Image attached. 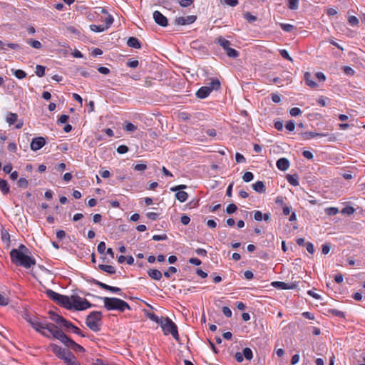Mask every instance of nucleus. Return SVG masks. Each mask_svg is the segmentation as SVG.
I'll return each mask as SVG.
<instances>
[{"mask_svg": "<svg viewBox=\"0 0 365 365\" xmlns=\"http://www.w3.org/2000/svg\"><path fill=\"white\" fill-rule=\"evenodd\" d=\"M102 313L99 311L91 312L86 319L87 327L93 331H98L101 329Z\"/></svg>", "mask_w": 365, "mask_h": 365, "instance_id": "20e7f679", "label": "nucleus"}, {"mask_svg": "<svg viewBox=\"0 0 365 365\" xmlns=\"http://www.w3.org/2000/svg\"><path fill=\"white\" fill-rule=\"evenodd\" d=\"M127 45L129 47L134 48H140L141 43L139 40L135 37H130L127 41Z\"/></svg>", "mask_w": 365, "mask_h": 365, "instance_id": "a211bd4d", "label": "nucleus"}, {"mask_svg": "<svg viewBox=\"0 0 365 365\" xmlns=\"http://www.w3.org/2000/svg\"><path fill=\"white\" fill-rule=\"evenodd\" d=\"M325 212L329 216H333L339 212V210L336 207H331L325 210Z\"/></svg>", "mask_w": 365, "mask_h": 365, "instance_id": "a19ab883", "label": "nucleus"}, {"mask_svg": "<svg viewBox=\"0 0 365 365\" xmlns=\"http://www.w3.org/2000/svg\"><path fill=\"white\" fill-rule=\"evenodd\" d=\"M289 113H290V115L294 117V116H297L299 114H301L302 111H301V110L299 108L294 107V108H292L290 109Z\"/></svg>", "mask_w": 365, "mask_h": 365, "instance_id": "8fccbe9b", "label": "nucleus"}, {"mask_svg": "<svg viewBox=\"0 0 365 365\" xmlns=\"http://www.w3.org/2000/svg\"><path fill=\"white\" fill-rule=\"evenodd\" d=\"M128 151V146H126L125 145H121L118 146L117 148V152L119 154H124V153H126Z\"/></svg>", "mask_w": 365, "mask_h": 365, "instance_id": "13d9d810", "label": "nucleus"}, {"mask_svg": "<svg viewBox=\"0 0 365 365\" xmlns=\"http://www.w3.org/2000/svg\"><path fill=\"white\" fill-rule=\"evenodd\" d=\"M46 294L47 296L53 301H54L55 302L58 303L59 299H60V297L61 296V294H58V293H56V292L51 290V289H48L46 290Z\"/></svg>", "mask_w": 365, "mask_h": 365, "instance_id": "5701e85b", "label": "nucleus"}, {"mask_svg": "<svg viewBox=\"0 0 365 365\" xmlns=\"http://www.w3.org/2000/svg\"><path fill=\"white\" fill-rule=\"evenodd\" d=\"M98 268L103 271V272H106L108 274H113L115 273L116 270H115V268L111 265H107V264H99L98 265Z\"/></svg>", "mask_w": 365, "mask_h": 365, "instance_id": "b1692460", "label": "nucleus"}, {"mask_svg": "<svg viewBox=\"0 0 365 365\" xmlns=\"http://www.w3.org/2000/svg\"><path fill=\"white\" fill-rule=\"evenodd\" d=\"M235 160L237 163H245L246 161L245 158L239 153L235 154Z\"/></svg>", "mask_w": 365, "mask_h": 365, "instance_id": "e2e57ef3", "label": "nucleus"}, {"mask_svg": "<svg viewBox=\"0 0 365 365\" xmlns=\"http://www.w3.org/2000/svg\"><path fill=\"white\" fill-rule=\"evenodd\" d=\"M27 321L36 331L46 337H49L48 334V333H49L56 339L57 333L61 331L56 325L47 322L46 321L41 322L36 319L32 318H29Z\"/></svg>", "mask_w": 365, "mask_h": 365, "instance_id": "f03ea898", "label": "nucleus"}, {"mask_svg": "<svg viewBox=\"0 0 365 365\" xmlns=\"http://www.w3.org/2000/svg\"><path fill=\"white\" fill-rule=\"evenodd\" d=\"M126 65L130 68H136L138 66L139 62L138 60H128Z\"/></svg>", "mask_w": 365, "mask_h": 365, "instance_id": "3c124183", "label": "nucleus"}, {"mask_svg": "<svg viewBox=\"0 0 365 365\" xmlns=\"http://www.w3.org/2000/svg\"><path fill=\"white\" fill-rule=\"evenodd\" d=\"M252 187L259 193H264L266 190L264 183L262 181L256 182L252 185Z\"/></svg>", "mask_w": 365, "mask_h": 365, "instance_id": "4be33fe9", "label": "nucleus"}, {"mask_svg": "<svg viewBox=\"0 0 365 365\" xmlns=\"http://www.w3.org/2000/svg\"><path fill=\"white\" fill-rule=\"evenodd\" d=\"M92 282L93 284L98 286L101 289H103L107 291H110L113 293H119L121 292V289L116 287H112V286L108 285V284L103 283L97 279H93Z\"/></svg>", "mask_w": 365, "mask_h": 365, "instance_id": "9b49d317", "label": "nucleus"}, {"mask_svg": "<svg viewBox=\"0 0 365 365\" xmlns=\"http://www.w3.org/2000/svg\"><path fill=\"white\" fill-rule=\"evenodd\" d=\"M348 22L351 26H358L359 24V19L355 16H350L348 18Z\"/></svg>", "mask_w": 365, "mask_h": 365, "instance_id": "37998d69", "label": "nucleus"}, {"mask_svg": "<svg viewBox=\"0 0 365 365\" xmlns=\"http://www.w3.org/2000/svg\"><path fill=\"white\" fill-rule=\"evenodd\" d=\"M242 354H243L244 357L246 359L251 360L252 359V356H253L252 351L250 348H248V347L245 348L243 349Z\"/></svg>", "mask_w": 365, "mask_h": 365, "instance_id": "4c0bfd02", "label": "nucleus"}, {"mask_svg": "<svg viewBox=\"0 0 365 365\" xmlns=\"http://www.w3.org/2000/svg\"><path fill=\"white\" fill-rule=\"evenodd\" d=\"M90 29L92 31L98 32V33L102 32L106 30V28L103 25L92 24V25H90Z\"/></svg>", "mask_w": 365, "mask_h": 365, "instance_id": "e433bc0d", "label": "nucleus"}, {"mask_svg": "<svg viewBox=\"0 0 365 365\" xmlns=\"http://www.w3.org/2000/svg\"><path fill=\"white\" fill-rule=\"evenodd\" d=\"M58 304L68 309H71L72 308V302L68 296L61 295Z\"/></svg>", "mask_w": 365, "mask_h": 365, "instance_id": "2eb2a0df", "label": "nucleus"}, {"mask_svg": "<svg viewBox=\"0 0 365 365\" xmlns=\"http://www.w3.org/2000/svg\"><path fill=\"white\" fill-rule=\"evenodd\" d=\"M56 339L76 352H84L85 349L68 337L62 331L57 333Z\"/></svg>", "mask_w": 365, "mask_h": 365, "instance_id": "423d86ee", "label": "nucleus"}, {"mask_svg": "<svg viewBox=\"0 0 365 365\" xmlns=\"http://www.w3.org/2000/svg\"><path fill=\"white\" fill-rule=\"evenodd\" d=\"M147 165L145 164H136L134 165V170L136 171H144L146 170Z\"/></svg>", "mask_w": 365, "mask_h": 365, "instance_id": "69168bd1", "label": "nucleus"}, {"mask_svg": "<svg viewBox=\"0 0 365 365\" xmlns=\"http://www.w3.org/2000/svg\"><path fill=\"white\" fill-rule=\"evenodd\" d=\"M221 2L230 6H235L238 4V0H221Z\"/></svg>", "mask_w": 365, "mask_h": 365, "instance_id": "680f3d73", "label": "nucleus"}, {"mask_svg": "<svg viewBox=\"0 0 365 365\" xmlns=\"http://www.w3.org/2000/svg\"><path fill=\"white\" fill-rule=\"evenodd\" d=\"M9 298L4 297L1 294H0V305L1 306H6L9 304Z\"/></svg>", "mask_w": 365, "mask_h": 365, "instance_id": "0e129e2a", "label": "nucleus"}, {"mask_svg": "<svg viewBox=\"0 0 365 365\" xmlns=\"http://www.w3.org/2000/svg\"><path fill=\"white\" fill-rule=\"evenodd\" d=\"M61 326L64 327L67 330H69L72 329V327L74 326L71 322L67 321L66 319H63L62 324H61Z\"/></svg>", "mask_w": 365, "mask_h": 365, "instance_id": "4d7b16f0", "label": "nucleus"}, {"mask_svg": "<svg viewBox=\"0 0 365 365\" xmlns=\"http://www.w3.org/2000/svg\"><path fill=\"white\" fill-rule=\"evenodd\" d=\"M287 6L291 10H297L299 7V0H288Z\"/></svg>", "mask_w": 365, "mask_h": 365, "instance_id": "c9c22d12", "label": "nucleus"}, {"mask_svg": "<svg viewBox=\"0 0 365 365\" xmlns=\"http://www.w3.org/2000/svg\"><path fill=\"white\" fill-rule=\"evenodd\" d=\"M17 185L19 187L26 188L28 187L29 182L28 180L24 178H21L18 182Z\"/></svg>", "mask_w": 365, "mask_h": 365, "instance_id": "79ce46f5", "label": "nucleus"}, {"mask_svg": "<svg viewBox=\"0 0 365 365\" xmlns=\"http://www.w3.org/2000/svg\"><path fill=\"white\" fill-rule=\"evenodd\" d=\"M279 25L281 29L286 32H291L294 29V26L292 24L281 23Z\"/></svg>", "mask_w": 365, "mask_h": 365, "instance_id": "ea45409f", "label": "nucleus"}, {"mask_svg": "<svg viewBox=\"0 0 365 365\" xmlns=\"http://www.w3.org/2000/svg\"><path fill=\"white\" fill-rule=\"evenodd\" d=\"M146 316H147V317H148L149 319H150V320H152V321H153V322H155L158 323V324H162V321H163V319H164L163 317H161V318L158 317L155 313H153V312H148V313L146 314Z\"/></svg>", "mask_w": 365, "mask_h": 365, "instance_id": "c756f323", "label": "nucleus"}, {"mask_svg": "<svg viewBox=\"0 0 365 365\" xmlns=\"http://www.w3.org/2000/svg\"><path fill=\"white\" fill-rule=\"evenodd\" d=\"M68 118H69V116H68V115H65V114L61 115L58 118V120H57V123H58V124H63V123H66L68 121Z\"/></svg>", "mask_w": 365, "mask_h": 365, "instance_id": "864d4df0", "label": "nucleus"}, {"mask_svg": "<svg viewBox=\"0 0 365 365\" xmlns=\"http://www.w3.org/2000/svg\"><path fill=\"white\" fill-rule=\"evenodd\" d=\"M177 269L175 267H170L168 268V270L164 272V276L167 278H169L170 277V273H176Z\"/></svg>", "mask_w": 365, "mask_h": 365, "instance_id": "6e6d98bb", "label": "nucleus"}, {"mask_svg": "<svg viewBox=\"0 0 365 365\" xmlns=\"http://www.w3.org/2000/svg\"><path fill=\"white\" fill-rule=\"evenodd\" d=\"M286 179L288 181V182L293 186H298L299 184V176L297 174H294V175L288 174L286 176Z\"/></svg>", "mask_w": 365, "mask_h": 365, "instance_id": "412c9836", "label": "nucleus"}, {"mask_svg": "<svg viewBox=\"0 0 365 365\" xmlns=\"http://www.w3.org/2000/svg\"><path fill=\"white\" fill-rule=\"evenodd\" d=\"M0 190L4 195H6L10 190L7 181L1 178H0Z\"/></svg>", "mask_w": 365, "mask_h": 365, "instance_id": "cd10ccee", "label": "nucleus"}, {"mask_svg": "<svg viewBox=\"0 0 365 365\" xmlns=\"http://www.w3.org/2000/svg\"><path fill=\"white\" fill-rule=\"evenodd\" d=\"M276 164L277 168L282 171H285L289 168V161L285 158H279Z\"/></svg>", "mask_w": 365, "mask_h": 365, "instance_id": "ddd939ff", "label": "nucleus"}, {"mask_svg": "<svg viewBox=\"0 0 365 365\" xmlns=\"http://www.w3.org/2000/svg\"><path fill=\"white\" fill-rule=\"evenodd\" d=\"M18 118V115L16 113L9 112L7 113L6 121L9 124V125H13Z\"/></svg>", "mask_w": 365, "mask_h": 365, "instance_id": "bb28decb", "label": "nucleus"}, {"mask_svg": "<svg viewBox=\"0 0 365 365\" xmlns=\"http://www.w3.org/2000/svg\"><path fill=\"white\" fill-rule=\"evenodd\" d=\"M355 210L353 207H351V206H348V207H344L342 210H341V213L343 214H347V215H351L354 212Z\"/></svg>", "mask_w": 365, "mask_h": 365, "instance_id": "5fc2aeb1", "label": "nucleus"}, {"mask_svg": "<svg viewBox=\"0 0 365 365\" xmlns=\"http://www.w3.org/2000/svg\"><path fill=\"white\" fill-rule=\"evenodd\" d=\"M263 217V214L261 211L256 210L254 213V218L257 221H261Z\"/></svg>", "mask_w": 365, "mask_h": 365, "instance_id": "338daca9", "label": "nucleus"}, {"mask_svg": "<svg viewBox=\"0 0 365 365\" xmlns=\"http://www.w3.org/2000/svg\"><path fill=\"white\" fill-rule=\"evenodd\" d=\"M175 197L180 202H184L187 200L188 194L185 191H177V192L175 194Z\"/></svg>", "mask_w": 365, "mask_h": 365, "instance_id": "c85d7f7f", "label": "nucleus"}, {"mask_svg": "<svg viewBox=\"0 0 365 365\" xmlns=\"http://www.w3.org/2000/svg\"><path fill=\"white\" fill-rule=\"evenodd\" d=\"M103 301L104 307L108 310H118L123 312L125 309L130 310V305L125 301L115 297H101Z\"/></svg>", "mask_w": 365, "mask_h": 365, "instance_id": "7ed1b4c3", "label": "nucleus"}, {"mask_svg": "<svg viewBox=\"0 0 365 365\" xmlns=\"http://www.w3.org/2000/svg\"><path fill=\"white\" fill-rule=\"evenodd\" d=\"M197 19V16L195 15H190L187 16L177 17L175 19V24L176 25H189L194 23Z\"/></svg>", "mask_w": 365, "mask_h": 365, "instance_id": "1a4fd4ad", "label": "nucleus"}, {"mask_svg": "<svg viewBox=\"0 0 365 365\" xmlns=\"http://www.w3.org/2000/svg\"><path fill=\"white\" fill-rule=\"evenodd\" d=\"M180 222L182 225H187L190 222V218L186 215H184L180 218Z\"/></svg>", "mask_w": 365, "mask_h": 365, "instance_id": "774afa93", "label": "nucleus"}, {"mask_svg": "<svg viewBox=\"0 0 365 365\" xmlns=\"http://www.w3.org/2000/svg\"><path fill=\"white\" fill-rule=\"evenodd\" d=\"M153 16L156 24L163 27L168 26L167 18L164 15H163L160 11H155L153 12Z\"/></svg>", "mask_w": 365, "mask_h": 365, "instance_id": "f8f14e48", "label": "nucleus"}, {"mask_svg": "<svg viewBox=\"0 0 365 365\" xmlns=\"http://www.w3.org/2000/svg\"><path fill=\"white\" fill-rule=\"evenodd\" d=\"M106 250V243L101 242L97 247V250L100 254H104Z\"/></svg>", "mask_w": 365, "mask_h": 365, "instance_id": "bf43d9fd", "label": "nucleus"}, {"mask_svg": "<svg viewBox=\"0 0 365 365\" xmlns=\"http://www.w3.org/2000/svg\"><path fill=\"white\" fill-rule=\"evenodd\" d=\"M285 128L289 131H293L294 130V128H295L294 122L293 120L287 121L286 125H285Z\"/></svg>", "mask_w": 365, "mask_h": 365, "instance_id": "603ef678", "label": "nucleus"}, {"mask_svg": "<svg viewBox=\"0 0 365 365\" xmlns=\"http://www.w3.org/2000/svg\"><path fill=\"white\" fill-rule=\"evenodd\" d=\"M244 18L250 23L254 22L257 19V17L251 14L250 12L245 13Z\"/></svg>", "mask_w": 365, "mask_h": 365, "instance_id": "de8ad7c7", "label": "nucleus"}, {"mask_svg": "<svg viewBox=\"0 0 365 365\" xmlns=\"http://www.w3.org/2000/svg\"><path fill=\"white\" fill-rule=\"evenodd\" d=\"M237 210V207L236 205L231 203L227 205V207L226 208V212L227 214L230 215V214H232L233 212H235Z\"/></svg>", "mask_w": 365, "mask_h": 365, "instance_id": "09e8293b", "label": "nucleus"}, {"mask_svg": "<svg viewBox=\"0 0 365 365\" xmlns=\"http://www.w3.org/2000/svg\"><path fill=\"white\" fill-rule=\"evenodd\" d=\"M50 350L59 359L63 360L67 356H71V351L54 344L49 346Z\"/></svg>", "mask_w": 365, "mask_h": 365, "instance_id": "0eeeda50", "label": "nucleus"}, {"mask_svg": "<svg viewBox=\"0 0 365 365\" xmlns=\"http://www.w3.org/2000/svg\"><path fill=\"white\" fill-rule=\"evenodd\" d=\"M272 286L274 287H277L282 289H290L294 288V286L289 285L288 284L283 282H273L272 283Z\"/></svg>", "mask_w": 365, "mask_h": 365, "instance_id": "393cba45", "label": "nucleus"}, {"mask_svg": "<svg viewBox=\"0 0 365 365\" xmlns=\"http://www.w3.org/2000/svg\"><path fill=\"white\" fill-rule=\"evenodd\" d=\"M45 68H46L43 66L37 65L36 67V71H35L36 76H38V77L43 76L45 74Z\"/></svg>", "mask_w": 365, "mask_h": 365, "instance_id": "58836bf2", "label": "nucleus"}, {"mask_svg": "<svg viewBox=\"0 0 365 365\" xmlns=\"http://www.w3.org/2000/svg\"><path fill=\"white\" fill-rule=\"evenodd\" d=\"M14 75L19 79H23L26 77V73L21 69L12 70Z\"/></svg>", "mask_w": 365, "mask_h": 365, "instance_id": "f704fd0d", "label": "nucleus"}, {"mask_svg": "<svg viewBox=\"0 0 365 365\" xmlns=\"http://www.w3.org/2000/svg\"><path fill=\"white\" fill-rule=\"evenodd\" d=\"M211 92L210 87L202 86L197 91L196 96L197 98L203 99L207 97Z\"/></svg>", "mask_w": 365, "mask_h": 365, "instance_id": "4468645a", "label": "nucleus"}, {"mask_svg": "<svg viewBox=\"0 0 365 365\" xmlns=\"http://www.w3.org/2000/svg\"><path fill=\"white\" fill-rule=\"evenodd\" d=\"M304 81L306 84L312 88H315L318 86V84L312 80V75L309 72L304 73Z\"/></svg>", "mask_w": 365, "mask_h": 365, "instance_id": "dca6fc26", "label": "nucleus"}, {"mask_svg": "<svg viewBox=\"0 0 365 365\" xmlns=\"http://www.w3.org/2000/svg\"><path fill=\"white\" fill-rule=\"evenodd\" d=\"M165 335L171 334L176 341H179V334L176 324L168 317L164 318L160 324Z\"/></svg>", "mask_w": 365, "mask_h": 365, "instance_id": "39448f33", "label": "nucleus"}, {"mask_svg": "<svg viewBox=\"0 0 365 365\" xmlns=\"http://www.w3.org/2000/svg\"><path fill=\"white\" fill-rule=\"evenodd\" d=\"M124 129L128 132H134L135 130H137V126H135L134 124L128 122L125 123Z\"/></svg>", "mask_w": 365, "mask_h": 365, "instance_id": "a18cd8bd", "label": "nucleus"}, {"mask_svg": "<svg viewBox=\"0 0 365 365\" xmlns=\"http://www.w3.org/2000/svg\"><path fill=\"white\" fill-rule=\"evenodd\" d=\"M302 135L303 138L307 140L314 138L316 137H326L328 135V134L327 133H319L314 132H305Z\"/></svg>", "mask_w": 365, "mask_h": 365, "instance_id": "6ab92c4d", "label": "nucleus"}, {"mask_svg": "<svg viewBox=\"0 0 365 365\" xmlns=\"http://www.w3.org/2000/svg\"><path fill=\"white\" fill-rule=\"evenodd\" d=\"M49 315H50V318L52 321L55 322L56 324L61 325V324H62L64 318L56 313H54L53 312H51L50 311L48 312Z\"/></svg>", "mask_w": 365, "mask_h": 365, "instance_id": "a878e982", "label": "nucleus"}, {"mask_svg": "<svg viewBox=\"0 0 365 365\" xmlns=\"http://www.w3.org/2000/svg\"><path fill=\"white\" fill-rule=\"evenodd\" d=\"M29 254V250L25 245L21 244L17 249H12L11 250V260L16 266L29 269L36 264V259L30 256Z\"/></svg>", "mask_w": 365, "mask_h": 365, "instance_id": "f257e3e1", "label": "nucleus"}, {"mask_svg": "<svg viewBox=\"0 0 365 365\" xmlns=\"http://www.w3.org/2000/svg\"><path fill=\"white\" fill-rule=\"evenodd\" d=\"M27 43L29 44L31 46H32L34 48L39 49L42 47V44L40 41L30 38L27 41Z\"/></svg>", "mask_w": 365, "mask_h": 365, "instance_id": "72a5a7b5", "label": "nucleus"}, {"mask_svg": "<svg viewBox=\"0 0 365 365\" xmlns=\"http://www.w3.org/2000/svg\"><path fill=\"white\" fill-rule=\"evenodd\" d=\"M63 361L66 365H73L78 361L76 360V359L75 356L73 354V353L71 352V356H67L63 359Z\"/></svg>", "mask_w": 365, "mask_h": 365, "instance_id": "2f4dec72", "label": "nucleus"}, {"mask_svg": "<svg viewBox=\"0 0 365 365\" xmlns=\"http://www.w3.org/2000/svg\"><path fill=\"white\" fill-rule=\"evenodd\" d=\"M148 276L155 280H160L162 278V273L156 269H150L148 271Z\"/></svg>", "mask_w": 365, "mask_h": 365, "instance_id": "f3484780", "label": "nucleus"}, {"mask_svg": "<svg viewBox=\"0 0 365 365\" xmlns=\"http://www.w3.org/2000/svg\"><path fill=\"white\" fill-rule=\"evenodd\" d=\"M46 140L43 137H37L32 139L31 143V149L33 151H37L44 146Z\"/></svg>", "mask_w": 365, "mask_h": 365, "instance_id": "9d476101", "label": "nucleus"}, {"mask_svg": "<svg viewBox=\"0 0 365 365\" xmlns=\"http://www.w3.org/2000/svg\"><path fill=\"white\" fill-rule=\"evenodd\" d=\"M208 87H210L211 91L213 90L217 91L220 88V82L217 78H212Z\"/></svg>", "mask_w": 365, "mask_h": 365, "instance_id": "7c9ffc66", "label": "nucleus"}, {"mask_svg": "<svg viewBox=\"0 0 365 365\" xmlns=\"http://www.w3.org/2000/svg\"><path fill=\"white\" fill-rule=\"evenodd\" d=\"M113 17L111 16V15H108L106 19V26H105L106 29H108L110 25L113 23Z\"/></svg>", "mask_w": 365, "mask_h": 365, "instance_id": "052dcab7", "label": "nucleus"}, {"mask_svg": "<svg viewBox=\"0 0 365 365\" xmlns=\"http://www.w3.org/2000/svg\"><path fill=\"white\" fill-rule=\"evenodd\" d=\"M254 175L251 172H246L242 176V179L245 182H248L253 180Z\"/></svg>", "mask_w": 365, "mask_h": 365, "instance_id": "c03bdc74", "label": "nucleus"}, {"mask_svg": "<svg viewBox=\"0 0 365 365\" xmlns=\"http://www.w3.org/2000/svg\"><path fill=\"white\" fill-rule=\"evenodd\" d=\"M279 53L282 56V57L286 60H288L289 61H292V58L289 56L288 51L285 49H282L279 51Z\"/></svg>", "mask_w": 365, "mask_h": 365, "instance_id": "49530a36", "label": "nucleus"}, {"mask_svg": "<svg viewBox=\"0 0 365 365\" xmlns=\"http://www.w3.org/2000/svg\"><path fill=\"white\" fill-rule=\"evenodd\" d=\"M91 307V304L86 299H81L78 297H73L72 307L76 310H84Z\"/></svg>", "mask_w": 365, "mask_h": 365, "instance_id": "6e6552de", "label": "nucleus"}, {"mask_svg": "<svg viewBox=\"0 0 365 365\" xmlns=\"http://www.w3.org/2000/svg\"><path fill=\"white\" fill-rule=\"evenodd\" d=\"M216 43H218L220 46H221L225 51H226L230 46V42L228 40H226L225 38H222V36H219L215 39V41Z\"/></svg>", "mask_w": 365, "mask_h": 365, "instance_id": "aec40b11", "label": "nucleus"}, {"mask_svg": "<svg viewBox=\"0 0 365 365\" xmlns=\"http://www.w3.org/2000/svg\"><path fill=\"white\" fill-rule=\"evenodd\" d=\"M225 52H226V54H227L229 57L232 58H235L238 57V56H239V55H240L239 52H238L237 50H235V49H234V48H230V47H229V48L225 51Z\"/></svg>", "mask_w": 365, "mask_h": 365, "instance_id": "473e14b6", "label": "nucleus"}]
</instances>
